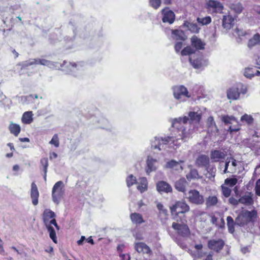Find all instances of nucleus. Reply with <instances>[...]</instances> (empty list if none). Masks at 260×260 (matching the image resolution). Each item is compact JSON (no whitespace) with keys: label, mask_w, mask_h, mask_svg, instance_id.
<instances>
[{"label":"nucleus","mask_w":260,"mask_h":260,"mask_svg":"<svg viewBox=\"0 0 260 260\" xmlns=\"http://www.w3.org/2000/svg\"><path fill=\"white\" fill-rule=\"evenodd\" d=\"M202 115V110L198 107H195L189 112L188 116L175 119L172 122V126L180 129L179 137H155L151 140V148L167 152L170 151L169 149H176L182 142L187 141L191 137L195 131V125L199 123Z\"/></svg>","instance_id":"obj_1"},{"label":"nucleus","mask_w":260,"mask_h":260,"mask_svg":"<svg viewBox=\"0 0 260 260\" xmlns=\"http://www.w3.org/2000/svg\"><path fill=\"white\" fill-rule=\"evenodd\" d=\"M55 216V214L54 212L51 211L50 209H46L44 210L43 214V222L49 233L50 238L55 243H57V238L56 236L55 232L52 226L53 225L55 226L57 230H59V228L57 225L56 220L54 218Z\"/></svg>","instance_id":"obj_2"},{"label":"nucleus","mask_w":260,"mask_h":260,"mask_svg":"<svg viewBox=\"0 0 260 260\" xmlns=\"http://www.w3.org/2000/svg\"><path fill=\"white\" fill-rule=\"evenodd\" d=\"M60 66L61 70L66 74L78 77L82 74L86 66L82 61L71 62L64 61Z\"/></svg>","instance_id":"obj_3"},{"label":"nucleus","mask_w":260,"mask_h":260,"mask_svg":"<svg viewBox=\"0 0 260 260\" xmlns=\"http://www.w3.org/2000/svg\"><path fill=\"white\" fill-rule=\"evenodd\" d=\"M256 215L257 212L254 210L251 211L245 210L241 211L236 218L237 226H243L250 222H253Z\"/></svg>","instance_id":"obj_4"},{"label":"nucleus","mask_w":260,"mask_h":260,"mask_svg":"<svg viewBox=\"0 0 260 260\" xmlns=\"http://www.w3.org/2000/svg\"><path fill=\"white\" fill-rule=\"evenodd\" d=\"M65 193L64 184L62 181H57L53 185L51 196L53 202L58 205L63 199Z\"/></svg>","instance_id":"obj_5"},{"label":"nucleus","mask_w":260,"mask_h":260,"mask_svg":"<svg viewBox=\"0 0 260 260\" xmlns=\"http://www.w3.org/2000/svg\"><path fill=\"white\" fill-rule=\"evenodd\" d=\"M247 91L246 85L239 83L228 90L227 97L230 100H236L239 99L240 94H245Z\"/></svg>","instance_id":"obj_6"},{"label":"nucleus","mask_w":260,"mask_h":260,"mask_svg":"<svg viewBox=\"0 0 260 260\" xmlns=\"http://www.w3.org/2000/svg\"><path fill=\"white\" fill-rule=\"evenodd\" d=\"M174 98L180 102H185L191 97V94L183 85H176L172 87Z\"/></svg>","instance_id":"obj_7"},{"label":"nucleus","mask_w":260,"mask_h":260,"mask_svg":"<svg viewBox=\"0 0 260 260\" xmlns=\"http://www.w3.org/2000/svg\"><path fill=\"white\" fill-rule=\"evenodd\" d=\"M189 62L191 66L196 69L202 70L208 64L207 59L201 55H192L189 57Z\"/></svg>","instance_id":"obj_8"},{"label":"nucleus","mask_w":260,"mask_h":260,"mask_svg":"<svg viewBox=\"0 0 260 260\" xmlns=\"http://www.w3.org/2000/svg\"><path fill=\"white\" fill-rule=\"evenodd\" d=\"M186 198L189 202L196 205H202L204 202L203 196L196 189L190 190L186 194Z\"/></svg>","instance_id":"obj_9"},{"label":"nucleus","mask_w":260,"mask_h":260,"mask_svg":"<svg viewBox=\"0 0 260 260\" xmlns=\"http://www.w3.org/2000/svg\"><path fill=\"white\" fill-rule=\"evenodd\" d=\"M189 206L184 202H177L171 207V211L173 215H178L179 214H183L189 210Z\"/></svg>","instance_id":"obj_10"},{"label":"nucleus","mask_w":260,"mask_h":260,"mask_svg":"<svg viewBox=\"0 0 260 260\" xmlns=\"http://www.w3.org/2000/svg\"><path fill=\"white\" fill-rule=\"evenodd\" d=\"M206 5L208 11L211 13H221L222 12L223 6L217 1L209 0L207 3Z\"/></svg>","instance_id":"obj_11"},{"label":"nucleus","mask_w":260,"mask_h":260,"mask_svg":"<svg viewBox=\"0 0 260 260\" xmlns=\"http://www.w3.org/2000/svg\"><path fill=\"white\" fill-rule=\"evenodd\" d=\"M158 167V159L152 155H148L146 160V172L149 175L151 172L156 170Z\"/></svg>","instance_id":"obj_12"},{"label":"nucleus","mask_w":260,"mask_h":260,"mask_svg":"<svg viewBox=\"0 0 260 260\" xmlns=\"http://www.w3.org/2000/svg\"><path fill=\"white\" fill-rule=\"evenodd\" d=\"M172 228L177 231L179 235L183 237H186L190 234L189 228L186 224H180L173 222L172 223Z\"/></svg>","instance_id":"obj_13"},{"label":"nucleus","mask_w":260,"mask_h":260,"mask_svg":"<svg viewBox=\"0 0 260 260\" xmlns=\"http://www.w3.org/2000/svg\"><path fill=\"white\" fill-rule=\"evenodd\" d=\"M224 245V241L220 239H212L208 241V246L209 248L216 252H219L221 250Z\"/></svg>","instance_id":"obj_14"},{"label":"nucleus","mask_w":260,"mask_h":260,"mask_svg":"<svg viewBox=\"0 0 260 260\" xmlns=\"http://www.w3.org/2000/svg\"><path fill=\"white\" fill-rule=\"evenodd\" d=\"M163 17L162 20L164 22L172 24L174 22L175 16L174 13L170 10L168 8H166L162 10Z\"/></svg>","instance_id":"obj_15"},{"label":"nucleus","mask_w":260,"mask_h":260,"mask_svg":"<svg viewBox=\"0 0 260 260\" xmlns=\"http://www.w3.org/2000/svg\"><path fill=\"white\" fill-rule=\"evenodd\" d=\"M183 160H180L177 161L174 159L168 161L166 165L165 168L168 169H171L173 170L178 171V172H181L183 170V167L181 164L183 163Z\"/></svg>","instance_id":"obj_16"},{"label":"nucleus","mask_w":260,"mask_h":260,"mask_svg":"<svg viewBox=\"0 0 260 260\" xmlns=\"http://www.w3.org/2000/svg\"><path fill=\"white\" fill-rule=\"evenodd\" d=\"M39 192L37 185L32 182L31 184L30 197L32 200V203L34 206L38 204V198Z\"/></svg>","instance_id":"obj_17"},{"label":"nucleus","mask_w":260,"mask_h":260,"mask_svg":"<svg viewBox=\"0 0 260 260\" xmlns=\"http://www.w3.org/2000/svg\"><path fill=\"white\" fill-rule=\"evenodd\" d=\"M225 153L221 150H215L211 152V159L214 162L220 161V160L225 158Z\"/></svg>","instance_id":"obj_18"},{"label":"nucleus","mask_w":260,"mask_h":260,"mask_svg":"<svg viewBox=\"0 0 260 260\" xmlns=\"http://www.w3.org/2000/svg\"><path fill=\"white\" fill-rule=\"evenodd\" d=\"M210 159L206 155H199L196 160V165L199 167H206L209 164Z\"/></svg>","instance_id":"obj_19"},{"label":"nucleus","mask_w":260,"mask_h":260,"mask_svg":"<svg viewBox=\"0 0 260 260\" xmlns=\"http://www.w3.org/2000/svg\"><path fill=\"white\" fill-rule=\"evenodd\" d=\"M206 124L209 132H210L212 134H215L218 133V129L212 116H210L207 118Z\"/></svg>","instance_id":"obj_20"},{"label":"nucleus","mask_w":260,"mask_h":260,"mask_svg":"<svg viewBox=\"0 0 260 260\" xmlns=\"http://www.w3.org/2000/svg\"><path fill=\"white\" fill-rule=\"evenodd\" d=\"M156 188L158 191L166 193L170 192L172 190L171 186L165 181H159L157 183Z\"/></svg>","instance_id":"obj_21"},{"label":"nucleus","mask_w":260,"mask_h":260,"mask_svg":"<svg viewBox=\"0 0 260 260\" xmlns=\"http://www.w3.org/2000/svg\"><path fill=\"white\" fill-rule=\"evenodd\" d=\"M187 185V182L185 179L182 178L175 182V188L179 191L185 192L186 190V188Z\"/></svg>","instance_id":"obj_22"},{"label":"nucleus","mask_w":260,"mask_h":260,"mask_svg":"<svg viewBox=\"0 0 260 260\" xmlns=\"http://www.w3.org/2000/svg\"><path fill=\"white\" fill-rule=\"evenodd\" d=\"M137 189L141 193L146 191L148 189V182L146 178L141 177L139 179L137 183Z\"/></svg>","instance_id":"obj_23"},{"label":"nucleus","mask_w":260,"mask_h":260,"mask_svg":"<svg viewBox=\"0 0 260 260\" xmlns=\"http://www.w3.org/2000/svg\"><path fill=\"white\" fill-rule=\"evenodd\" d=\"M239 201L240 202V203L245 205L251 206L253 203L252 194L250 192H247L245 195L241 197L239 199Z\"/></svg>","instance_id":"obj_24"},{"label":"nucleus","mask_w":260,"mask_h":260,"mask_svg":"<svg viewBox=\"0 0 260 260\" xmlns=\"http://www.w3.org/2000/svg\"><path fill=\"white\" fill-rule=\"evenodd\" d=\"M191 44L197 50L203 49L205 44L197 36H194L191 38Z\"/></svg>","instance_id":"obj_25"},{"label":"nucleus","mask_w":260,"mask_h":260,"mask_svg":"<svg viewBox=\"0 0 260 260\" xmlns=\"http://www.w3.org/2000/svg\"><path fill=\"white\" fill-rule=\"evenodd\" d=\"M40 64L47 66L52 69H61V65L62 64H59L57 62H52L50 60H48L45 59H40Z\"/></svg>","instance_id":"obj_26"},{"label":"nucleus","mask_w":260,"mask_h":260,"mask_svg":"<svg viewBox=\"0 0 260 260\" xmlns=\"http://www.w3.org/2000/svg\"><path fill=\"white\" fill-rule=\"evenodd\" d=\"M234 18L231 15H224L222 18V26L226 30H229L232 27Z\"/></svg>","instance_id":"obj_27"},{"label":"nucleus","mask_w":260,"mask_h":260,"mask_svg":"<svg viewBox=\"0 0 260 260\" xmlns=\"http://www.w3.org/2000/svg\"><path fill=\"white\" fill-rule=\"evenodd\" d=\"M135 249L139 253L149 254L151 252L150 248L145 243L138 242L135 244Z\"/></svg>","instance_id":"obj_28"},{"label":"nucleus","mask_w":260,"mask_h":260,"mask_svg":"<svg viewBox=\"0 0 260 260\" xmlns=\"http://www.w3.org/2000/svg\"><path fill=\"white\" fill-rule=\"evenodd\" d=\"M93 118L95 119V122L99 127L102 128H108L109 125V122L107 119L102 116L94 117Z\"/></svg>","instance_id":"obj_29"},{"label":"nucleus","mask_w":260,"mask_h":260,"mask_svg":"<svg viewBox=\"0 0 260 260\" xmlns=\"http://www.w3.org/2000/svg\"><path fill=\"white\" fill-rule=\"evenodd\" d=\"M33 113L32 111L25 112L22 116V122L25 124H30L33 121Z\"/></svg>","instance_id":"obj_30"},{"label":"nucleus","mask_w":260,"mask_h":260,"mask_svg":"<svg viewBox=\"0 0 260 260\" xmlns=\"http://www.w3.org/2000/svg\"><path fill=\"white\" fill-rule=\"evenodd\" d=\"M130 217L132 222L136 224H141L145 222L142 216L138 213H132Z\"/></svg>","instance_id":"obj_31"},{"label":"nucleus","mask_w":260,"mask_h":260,"mask_svg":"<svg viewBox=\"0 0 260 260\" xmlns=\"http://www.w3.org/2000/svg\"><path fill=\"white\" fill-rule=\"evenodd\" d=\"M226 221L229 232L233 234L235 232V226L237 225L236 220L234 221L233 218L229 216L227 217Z\"/></svg>","instance_id":"obj_32"},{"label":"nucleus","mask_w":260,"mask_h":260,"mask_svg":"<svg viewBox=\"0 0 260 260\" xmlns=\"http://www.w3.org/2000/svg\"><path fill=\"white\" fill-rule=\"evenodd\" d=\"M9 129L11 133L13 134L15 136H17L21 131L20 125L19 124L14 123L12 122L10 123Z\"/></svg>","instance_id":"obj_33"},{"label":"nucleus","mask_w":260,"mask_h":260,"mask_svg":"<svg viewBox=\"0 0 260 260\" xmlns=\"http://www.w3.org/2000/svg\"><path fill=\"white\" fill-rule=\"evenodd\" d=\"M260 43V35L258 33L255 34L253 37L249 39L248 43L249 48H252L253 46Z\"/></svg>","instance_id":"obj_34"},{"label":"nucleus","mask_w":260,"mask_h":260,"mask_svg":"<svg viewBox=\"0 0 260 260\" xmlns=\"http://www.w3.org/2000/svg\"><path fill=\"white\" fill-rule=\"evenodd\" d=\"M173 37L176 40L184 41L186 37L184 32L181 30H174L172 31Z\"/></svg>","instance_id":"obj_35"},{"label":"nucleus","mask_w":260,"mask_h":260,"mask_svg":"<svg viewBox=\"0 0 260 260\" xmlns=\"http://www.w3.org/2000/svg\"><path fill=\"white\" fill-rule=\"evenodd\" d=\"M184 24L191 32L198 33L200 31V28L196 23L186 21Z\"/></svg>","instance_id":"obj_36"},{"label":"nucleus","mask_w":260,"mask_h":260,"mask_svg":"<svg viewBox=\"0 0 260 260\" xmlns=\"http://www.w3.org/2000/svg\"><path fill=\"white\" fill-rule=\"evenodd\" d=\"M218 199L215 196H210L206 198V205L207 207L215 206L218 203Z\"/></svg>","instance_id":"obj_37"},{"label":"nucleus","mask_w":260,"mask_h":260,"mask_svg":"<svg viewBox=\"0 0 260 260\" xmlns=\"http://www.w3.org/2000/svg\"><path fill=\"white\" fill-rule=\"evenodd\" d=\"M186 178L190 181L192 179H197L201 178L199 175L198 172L196 169H191L190 172L186 175Z\"/></svg>","instance_id":"obj_38"},{"label":"nucleus","mask_w":260,"mask_h":260,"mask_svg":"<svg viewBox=\"0 0 260 260\" xmlns=\"http://www.w3.org/2000/svg\"><path fill=\"white\" fill-rule=\"evenodd\" d=\"M40 59H29L22 62V67L26 68L32 65L40 64Z\"/></svg>","instance_id":"obj_39"},{"label":"nucleus","mask_w":260,"mask_h":260,"mask_svg":"<svg viewBox=\"0 0 260 260\" xmlns=\"http://www.w3.org/2000/svg\"><path fill=\"white\" fill-rule=\"evenodd\" d=\"M230 163H231V160L230 159V157H228L225 161L224 162L223 161H220L219 162V168L220 169L222 168V167H224V170L223 171V173L225 174L226 173L229 172L228 170V168H230Z\"/></svg>","instance_id":"obj_40"},{"label":"nucleus","mask_w":260,"mask_h":260,"mask_svg":"<svg viewBox=\"0 0 260 260\" xmlns=\"http://www.w3.org/2000/svg\"><path fill=\"white\" fill-rule=\"evenodd\" d=\"M222 121L225 124H233L234 122L238 123L237 119L232 116H223L221 117Z\"/></svg>","instance_id":"obj_41"},{"label":"nucleus","mask_w":260,"mask_h":260,"mask_svg":"<svg viewBox=\"0 0 260 260\" xmlns=\"http://www.w3.org/2000/svg\"><path fill=\"white\" fill-rule=\"evenodd\" d=\"M230 8L231 10H233L238 14L241 13L243 10V7L239 3L231 4L230 5Z\"/></svg>","instance_id":"obj_42"},{"label":"nucleus","mask_w":260,"mask_h":260,"mask_svg":"<svg viewBox=\"0 0 260 260\" xmlns=\"http://www.w3.org/2000/svg\"><path fill=\"white\" fill-rule=\"evenodd\" d=\"M126 182L127 186L129 187L133 185L134 184L137 183V181L136 179V177H135L134 175L131 174L129 175L126 179Z\"/></svg>","instance_id":"obj_43"},{"label":"nucleus","mask_w":260,"mask_h":260,"mask_svg":"<svg viewBox=\"0 0 260 260\" xmlns=\"http://www.w3.org/2000/svg\"><path fill=\"white\" fill-rule=\"evenodd\" d=\"M240 120L243 122H245L248 125H250L253 122V117L251 115L247 114H245L243 115L241 117Z\"/></svg>","instance_id":"obj_44"},{"label":"nucleus","mask_w":260,"mask_h":260,"mask_svg":"<svg viewBox=\"0 0 260 260\" xmlns=\"http://www.w3.org/2000/svg\"><path fill=\"white\" fill-rule=\"evenodd\" d=\"M195 52L194 49L192 48L190 46H187L184 48L181 51V54L182 56L190 55L194 54Z\"/></svg>","instance_id":"obj_45"},{"label":"nucleus","mask_w":260,"mask_h":260,"mask_svg":"<svg viewBox=\"0 0 260 260\" xmlns=\"http://www.w3.org/2000/svg\"><path fill=\"white\" fill-rule=\"evenodd\" d=\"M247 34H248L246 31L238 28H236L233 32L234 36L235 37H238L240 39H242L241 37H245Z\"/></svg>","instance_id":"obj_46"},{"label":"nucleus","mask_w":260,"mask_h":260,"mask_svg":"<svg viewBox=\"0 0 260 260\" xmlns=\"http://www.w3.org/2000/svg\"><path fill=\"white\" fill-rule=\"evenodd\" d=\"M197 21L202 25H207L211 23V18L210 16H206L204 18H198Z\"/></svg>","instance_id":"obj_47"},{"label":"nucleus","mask_w":260,"mask_h":260,"mask_svg":"<svg viewBox=\"0 0 260 260\" xmlns=\"http://www.w3.org/2000/svg\"><path fill=\"white\" fill-rule=\"evenodd\" d=\"M231 164L230 166L229 173H233L236 170V166H237V161L236 159L232 157H230Z\"/></svg>","instance_id":"obj_48"},{"label":"nucleus","mask_w":260,"mask_h":260,"mask_svg":"<svg viewBox=\"0 0 260 260\" xmlns=\"http://www.w3.org/2000/svg\"><path fill=\"white\" fill-rule=\"evenodd\" d=\"M161 3V0H149V6L155 10L160 7Z\"/></svg>","instance_id":"obj_49"},{"label":"nucleus","mask_w":260,"mask_h":260,"mask_svg":"<svg viewBox=\"0 0 260 260\" xmlns=\"http://www.w3.org/2000/svg\"><path fill=\"white\" fill-rule=\"evenodd\" d=\"M49 144L54 145L55 147L57 148L59 146V141L57 134H54L49 142Z\"/></svg>","instance_id":"obj_50"},{"label":"nucleus","mask_w":260,"mask_h":260,"mask_svg":"<svg viewBox=\"0 0 260 260\" xmlns=\"http://www.w3.org/2000/svg\"><path fill=\"white\" fill-rule=\"evenodd\" d=\"M33 97L32 94L29 95L28 96H21L19 97V101L23 104H27L28 102L30 101L31 98Z\"/></svg>","instance_id":"obj_51"},{"label":"nucleus","mask_w":260,"mask_h":260,"mask_svg":"<svg viewBox=\"0 0 260 260\" xmlns=\"http://www.w3.org/2000/svg\"><path fill=\"white\" fill-rule=\"evenodd\" d=\"M237 179L236 178H227L224 181V183L229 185L230 187H233L237 183Z\"/></svg>","instance_id":"obj_52"},{"label":"nucleus","mask_w":260,"mask_h":260,"mask_svg":"<svg viewBox=\"0 0 260 260\" xmlns=\"http://www.w3.org/2000/svg\"><path fill=\"white\" fill-rule=\"evenodd\" d=\"M41 164L43 167L44 172H47V168L48 167V160L47 158H43L40 161Z\"/></svg>","instance_id":"obj_53"},{"label":"nucleus","mask_w":260,"mask_h":260,"mask_svg":"<svg viewBox=\"0 0 260 260\" xmlns=\"http://www.w3.org/2000/svg\"><path fill=\"white\" fill-rule=\"evenodd\" d=\"M205 168L207 172L209 173L211 176L214 177L215 176L216 168H215L214 166H211L209 164Z\"/></svg>","instance_id":"obj_54"},{"label":"nucleus","mask_w":260,"mask_h":260,"mask_svg":"<svg viewBox=\"0 0 260 260\" xmlns=\"http://www.w3.org/2000/svg\"><path fill=\"white\" fill-rule=\"evenodd\" d=\"M222 194L225 197H229L231 193V190L229 188L222 186Z\"/></svg>","instance_id":"obj_55"},{"label":"nucleus","mask_w":260,"mask_h":260,"mask_svg":"<svg viewBox=\"0 0 260 260\" xmlns=\"http://www.w3.org/2000/svg\"><path fill=\"white\" fill-rule=\"evenodd\" d=\"M157 208L159 210L160 213L164 214V215L167 214V210L164 208V206L161 204L158 203L157 204Z\"/></svg>","instance_id":"obj_56"},{"label":"nucleus","mask_w":260,"mask_h":260,"mask_svg":"<svg viewBox=\"0 0 260 260\" xmlns=\"http://www.w3.org/2000/svg\"><path fill=\"white\" fill-rule=\"evenodd\" d=\"M182 45H183V44H182V42H178L176 43L174 48H175V51L177 53H178L180 52L181 49L182 47Z\"/></svg>","instance_id":"obj_57"},{"label":"nucleus","mask_w":260,"mask_h":260,"mask_svg":"<svg viewBox=\"0 0 260 260\" xmlns=\"http://www.w3.org/2000/svg\"><path fill=\"white\" fill-rule=\"evenodd\" d=\"M237 123V125L236 126H230L229 127V131H230L231 132H237L238 131L240 130V126H241V125L239 124L238 123Z\"/></svg>","instance_id":"obj_58"},{"label":"nucleus","mask_w":260,"mask_h":260,"mask_svg":"<svg viewBox=\"0 0 260 260\" xmlns=\"http://www.w3.org/2000/svg\"><path fill=\"white\" fill-rule=\"evenodd\" d=\"M255 190L256 195L260 196V179L256 182Z\"/></svg>","instance_id":"obj_59"},{"label":"nucleus","mask_w":260,"mask_h":260,"mask_svg":"<svg viewBox=\"0 0 260 260\" xmlns=\"http://www.w3.org/2000/svg\"><path fill=\"white\" fill-rule=\"evenodd\" d=\"M229 202L230 204H231L233 205H238L239 203H240L239 200H237L233 197L229 198Z\"/></svg>","instance_id":"obj_60"},{"label":"nucleus","mask_w":260,"mask_h":260,"mask_svg":"<svg viewBox=\"0 0 260 260\" xmlns=\"http://www.w3.org/2000/svg\"><path fill=\"white\" fill-rule=\"evenodd\" d=\"M85 240V237L84 236H82L80 240L77 241V244L79 245H81L83 244V241Z\"/></svg>","instance_id":"obj_61"},{"label":"nucleus","mask_w":260,"mask_h":260,"mask_svg":"<svg viewBox=\"0 0 260 260\" xmlns=\"http://www.w3.org/2000/svg\"><path fill=\"white\" fill-rule=\"evenodd\" d=\"M57 157V154L55 152H53L50 153L49 157L50 159L56 158Z\"/></svg>","instance_id":"obj_62"},{"label":"nucleus","mask_w":260,"mask_h":260,"mask_svg":"<svg viewBox=\"0 0 260 260\" xmlns=\"http://www.w3.org/2000/svg\"><path fill=\"white\" fill-rule=\"evenodd\" d=\"M19 140L22 142H29V139L28 138H20Z\"/></svg>","instance_id":"obj_63"},{"label":"nucleus","mask_w":260,"mask_h":260,"mask_svg":"<svg viewBox=\"0 0 260 260\" xmlns=\"http://www.w3.org/2000/svg\"><path fill=\"white\" fill-rule=\"evenodd\" d=\"M7 146L10 147L11 150L14 151L15 148L14 147L13 144L11 143H9L7 144Z\"/></svg>","instance_id":"obj_64"}]
</instances>
